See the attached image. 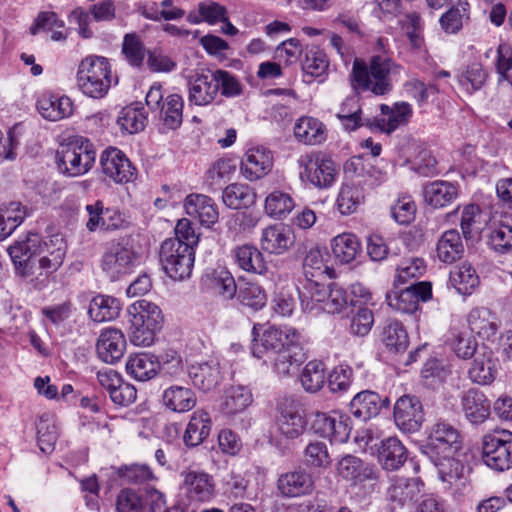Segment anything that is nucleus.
Returning <instances> with one entry per match:
<instances>
[{
  "mask_svg": "<svg viewBox=\"0 0 512 512\" xmlns=\"http://www.w3.org/2000/svg\"><path fill=\"white\" fill-rule=\"evenodd\" d=\"M469 3L467 0H458L446 13L440 18L441 28L450 34H455L463 26L464 19L468 18Z\"/></svg>",
  "mask_w": 512,
  "mask_h": 512,
  "instance_id": "53",
  "label": "nucleus"
},
{
  "mask_svg": "<svg viewBox=\"0 0 512 512\" xmlns=\"http://www.w3.org/2000/svg\"><path fill=\"white\" fill-rule=\"evenodd\" d=\"M302 253L305 254L303 270L307 278L322 275L327 271L328 267L324 264L323 254L319 247L312 245L308 248L304 246Z\"/></svg>",
  "mask_w": 512,
  "mask_h": 512,
  "instance_id": "61",
  "label": "nucleus"
},
{
  "mask_svg": "<svg viewBox=\"0 0 512 512\" xmlns=\"http://www.w3.org/2000/svg\"><path fill=\"white\" fill-rule=\"evenodd\" d=\"M325 365L319 360L309 361L300 377L302 387L309 393L318 392L325 383Z\"/></svg>",
  "mask_w": 512,
  "mask_h": 512,
  "instance_id": "52",
  "label": "nucleus"
},
{
  "mask_svg": "<svg viewBox=\"0 0 512 512\" xmlns=\"http://www.w3.org/2000/svg\"><path fill=\"white\" fill-rule=\"evenodd\" d=\"M122 52L130 65L135 67L142 65L145 49L140 37L136 33H128L124 36Z\"/></svg>",
  "mask_w": 512,
  "mask_h": 512,
  "instance_id": "62",
  "label": "nucleus"
},
{
  "mask_svg": "<svg viewBox=\"0 0 512 512\" xmlns=\"http://www.w3.org/2000/svg\"><path fill=\"white\" fill-rule=\"evenodd\" d=\"M363 200V192L358 186L343 184L337 197V208L342 215H350Z\"/></svg>",
  "mask_w": 512,
  "mask_h": 512,
  "instance_id": "57",
  "label": "nucleus"
},
{
  "mask_svg": "<svg viewBox=\"0 0 512 512\" xmlns=\"http://www.w3.org/2000/svg\"><path fill=\"white\" fill-rule=\"evenodd\" d=\"M482 460L486 466L497 472L512 468V432L494 431L482 438Z\"/></svg>",
  "mask_w": 512,
  "mask_h": 512,
  "instance_id": "9",
  "label": "nucleus"
},
{
  "mask_svg": "<svg viewBox=\"0 0 512 512\" xmlns=\"http://www.w3.org/2000/svg\"><path fill=\"white\" fill-rule=\"evenodd\" d=\"M297 164L299 176L317 188H328L336 179L337 171L334 161L322 154H302Z\"/></svg>",
  "mask_w": 512,
  "mask_h": 512,
  "instance_id": "10",
  "label": "nucleus"
},
{
  "mask_svg": "<svg viewBox=\"0 0 512 512\" xmlns=\"http://www.w3.org/2000/svg\"><path fill=\"white\" fill-rule=\"evenodd\" d=\"M276 427L288 439L298 438L305 430L306 422L300 413L299 403L291 397H284L277 404Z\"/></svg>",
  "mask_w": 512,
  "mask_h": 512,
  "instance_id": "14",
  "label": "nucleus"
},
{
  "mask_svg": "<svg viewBox=\"0 0 512 512\" xmlns=\"http://www.w3.org/2000/svg\"><path fill=\"white\" fill-rule=\"evenodd\" d=\"M189 102L198 106L208 105L218 95V82L215 71H202L191 76L188 81Z\"/></svg>",
  "mask_w": 512,
  "mask_h": 512,
  "instance_id": "20",
  "label": "nucleus"
},
{
  "mask_svg": "<svg viewBox=\"0 0 512 512\" xmlns=\"http://www.w3.org/2000/svg\"><path fill=\"white\" fill-rule=\"evenodd\" d=\"M64 21L59 19L58 15L52 11L40 12L30 27V33L36 35L40 30L51 31V39L53 41H64L66 34L62 30L54 28H64Z\"/></svg>",
  "mask_w": 512,
  "mask_h": 512,
  "instance_id": "51",
  "label": "nucleus"
},
{
  "mask_svg": "<svg viewBox=\"0 0 512 512\" xmlns=\"http://www.w3.org/2000/svg\"><path fill=\"white\" fill-rule=\"evenodd\" d=\"M394 420L401 431L418 432L424 422V411L419 398L411 395L400 397L394 405Z\"/></svg>",
  "mask_w": 512,
  "mask_h": 512,
  "instance_id": "16",
  "label": "nucleus"
},
{
  "mask_svg": "<svg viewBox=\"0 0 512 512\" xmlns=\"http://www.w3.org/2000/svg\"><path fill=\"white\" fill-rule=\"evenodd\" d=\"M278 489L287 497L310 494L314 489L313 477L304 469L284 473L278 479Z\"/></svg>",
  "mask_w": 512,
  "mask_h": 512,
  "instance_id": "27",
  "label": "nucleus"
},
{
  "mask_svg": "<svg viewBox=\"0 0 512 512\" xmlns=\"http://www.w3.org/2000/svg\"><path fill=\"white\" fill-rule=\"evenodd\" d=\"M211 427L212 421L206 411L199 409L193 412L183 436L186 446L200 445L209 436Z\"/></svg>",
  "mask_w": 512,
  "mask_h": 512,
  "instance_id": "36",
  "label": "nucleus"
},
{
  "mask_svg": "<svg viewBox=\"0 0 512 512\" xmlns=\"http://www.w3.org/2000/svg\"><path fill=\"white\" fill-rule=\"evenodd\" d=\"M468 324L471 332L485 338L495 335L498 329L495 315L485 307L472 309L468 315Z\"/></svg>",
  "mask_w": 512,
  "mask_h": 512,
  "instance_id": "44",
  "label": "nucleus"
},
{
  "mask_svg": "<svg viewBox=\"0 0 512 512\" xmlns=\"http://www.w3.org/2000/svg\"><path fill=\"white\" fill-rule=\"evenodd\" d=\"M389 405L388 397H382L374 391H362L354 396L350 402L351 414L361 420L367 421L377 416L382 408Z\"/></svg>",
  "mask_w": 512,
  "mask_h": 512,
  "instance_id": "23",
  "label": "nucleus"
},
{
  "mask_svg": "<svg viewBox=\"0 0 512 512\" xmlns=\"http://www.w3.org/2000/svg\"><path fill=\"white\" fill-rule=\"evenodd\" d=\"M461 444L459 430L449 422L439 420L430 429L424 452L428 457L437 458L439 453H457Z\"/></svg>",
  "mask_w": 512,
  "mask_h": 512,
  "instance_id": "12",
  "label": "nucleus"
},
{
  "mask_svg": "<svg viewBox=\"0 0 512 512\" xmlns=\"http://www.w3.org/2000/svg\"><path fill=\"white\" fill-rule=\"evenodd\" d=\"M232 255L238 267L246 272L266 275L269 270L262 252L253 245L237 246Z\"/></svg>",
  "mask_w": 512,
  "mask_h": 512,
  "instance_id": "30",
  "label": "nucleus"
},
{
  "mask_svg": "<svg viewBox=\"0 0 512 512\" xmlns=\"http://www.w3.org/2000/svg\"><path fill=\"white\" fill-rule=\"evenodd\" d=\"M295 207L294 200L288 193L279 190L271 192L265 199V211L274 218L286 217Z\"/></svg>",
  "mask_w": 512,
  "mask_h": 512,
  "instance_id": "55",
  "label": "nucleus"
},
{
  "mask_svg": "<svg viewBox=\"0 0 512 512\" xmlns=\"http://www.w3.org/2000/svg\"><path fill=\"white\" fill-rule=\"evenodd\" d=\"M344 170L346 174L351 176L364 178L363 183L370 187L379 185L383 179L384 174L374 168L369 160L361 156L352 157L345 163Z\"/></svg>",
  "mask_w": 512,
  "mask_h": 512,
  "instance_id": "40",
  "label": "nucleus"
},
{
  "mask_svg": "<svg viewBox=\"0 0 512 512\" xmlns=\"http://www.w3.org/2000/svg\"><path fill=\"white\" fill-rule=\"evenodd\" d=\"M389 73L390 60L386 57L373 56L369 66L355 59L351 73V86L356 93L371 91L375 95H384L392 88Z\"/></svg>",
  "mask_w": 512,
  "mask_h": 512,
  "instance_id": "3",
  "label": "nucleus"
},
{
  "mask_svg": "<svg viewBox=\"0 0 512 512\" xmlns=\"http://www.w3.org/2000/svg\"><path fill=\"white\" fill-rule=\"evenodd\" d=\"M349 422V417L344 414L317 412L311 428L315 434L328 438L331 442L344 443L351 432Z\"/></svg>",
  "mask_w": 512,
  "mask_h": 512,
  "instance_id": "15",
  "label": "nucleus"
},
{
  "mask_svg": "<svg viewBox=\"0 0 512 512\" xmlns=\"http://www.w3.org/2000/svg\"><path fill=\"white\" fill-rule=\"evenodd\" d=\"M130 340L137 346H150L156 332L162 327L163 316L160 308L145 299L138 300L128 307Z\"/></svg>",
  "mask_w": 512,
  "mask_h": 512,
  "instance_id": "4",
  "label": "nucleus"
},
{
  "mask_svg": "<svg viewBox=\"0 0 512 512\" xmlns=\"http://www.w3.org/2000/svg\"><path fill=\"white\" fill-rule=\"evenodd\" d=\"M183 107V98L179 94H171L166 97L159 111L160 118L168 129H177L182 124Z\"/></svg>",
  "mask_w": 512,
  "mask_h": 512,
  "instance_id": "49",
  "label": "nucleus"
},
{
  "mask_svg": "<svg viewBox=\"0 0 512 512\" xmlns=\"http://www.w3.org/2000/svg\"><path fill=\"white\" fill-rule=\"evenodd\" d=\"M382 341L390 352H404L409 344L408 334L402 323L389 320L382 331Z\"/></svg>",
  "mask_w": 512,
  "mask_h": 512,
  "instance_id": "47",
  "label": "nucleus"
},
{
  "mask_svg": "<svg viewBox=\"0 0 512 512\" xmlns=\"http://www.w3.org/2000/svg\"><path fill=\"white\" fill-rule=\"evenodd\" d=\"M159 261L170 278L184 280L192 273L195 251L189 244H182L177 239H166L160 247Z\"/></svg>",
  "mask_w": 512,
  "mask_h": 512,
  "instance_id": "7",
  "label": "nucleus"
},
{
  "mask_svg": "<svg viewBox=\"0 0 512 512\" xmlns=\"http://www.w3.org/2000/svg\"><path fill=\"white\" fill-rule=\"evenodd\" d=\"M436 253L443 263H453L459 260L464 253V245L456 229L445 231L437 241Z\"/></svg>",
  "mask_w": 512,
  "mask_h": 512,
  "instance_id": "38",
  "label": "nucleus"
},
{
  "mask_svg": "<svg viewBox=\"0 0 512 512\" xmlns=\"http://www.w3.org/2000/svg\"><path fill=\"white\" fill-rule=\"evenodd\" d=\"M183 487L193 501L204 502L213 495L212 477L204 472L187 471L183 472Z\"/></svg>",
  "mask_w": 512,
  "mask_h": 512,
  "instance_id": "31",
  "label": "nucleus"
},
{
  "mask_svg": "<svg viewBox=\"0 0 512 512\" xmlns=\"http://www.w3.org/2000/svg\"><path fill=\"white\" fill-rule=\"evenodd\" d=\"M59 170L68 176L76 177L87 173L95 163L96 151L88 139H80L62 146L57 153Z\"/></svg>",
  "mask_w": 512,
  "mask_h": 512,
  "instance_id": "8",
  "label": "nucleus"
},
{
  "mask_svg": "<svg viewBox=\"0 0 512 512\" xmlns=\"http://www.w3.org/2000/svg\"><path fill=\"white\" fill-rule=\"evenodd\" d=\"M188 374L193 385L204 392L216 388L223 379L220 362L216 358L191 363Z\"/></svg>",
  "mask_w": 512,
  "mask_h": 512,
  "instance_id": "19",
  "label": "nucleus"
},
{
  "mask_svg": "<svg viewBox=\"0 0 512 512\" xmlns=\"http://www.w3.org/2000/svg\"><path fill=\"white\" fill-rule=\"evenodd\" d=\"M479 282L476 270L469 263H462L450 272V283L460 294H471Z\"/></svg>",
  "mask_w": 512,
  "mask_h": 512,
  "instance_id": "46",
  "label": "nucleus"
},
{
  "mask_svg": "<svg viewBox=\"0 0 512 512\" xmlns=\"http://www.w3.org/2000/svg\"><path fill=\"white\" fill-rule=\"evenodd\" d=\"M102 172L116 183H127L135 178L136 169L119 149L110 147L100 156Z\"/></svg>",
  "mask_w": 512,
  "mask_h": 512,
  "instance_id": "17",
  "label": "nucleus"
},
{
  "mask_svg": "<svg viewBox=\"0 0 512 512\" xmlns=\"http://www.w3.org/2000/svg\"><path fill=\"white\" fill-rule=\"evenodd\" d=\"M351 313V333L356 336H366L374 324V315L372 310L366 306H359L356 310H352Z\"/></svg>",
  "mask_w": 512,
  "mask_h": 512,
  "instance_id": "63",
  "label": "nucleus"
},
{
  "mask_svg": "<svg viewBox=\"0 0 512 512\" xmlns=\"http://www.w3.org/2000/svg\"><path fill=\"white\" fill-rule=\"evenodd\" d=\"M252 355L270 361L273 371L279 377L295 374L306 360V354L300 343V333L294 328L280 330L271 327L263 332L259 339H254L251 346Z\"/></svg>",
  "mask_w": 512,
  "mask_h": 512,
  "instance_id": "2",
  "label": "nucleus"
},
{
  "mask_svg": "<svg viewBox=\"0 0 512 512\" xmlns=\"http://www.w3.org/2000/svg\"><path fill=\"white\" fill-rule=\"evenodd\" d=\"M222 199L227 207L241 209L254 204L256 194L253 189L246 184L233 183L224 189Z\"/></svg>",
  "mask_w": 512,
  "mask_h": 512,
  "instance_id": "45",
  "label": "nucleus"
},
{
  "mask_svg": "<svg viewBox=\"0 0 512 512\" xmlns=\"http://www.w3.org/2000/svg\"><path fill=\"white\" fill-rule=\"evenodd\" d=\"M238 301L254 311L261 310L267 302V295L264 289L256 283H245L238 290Z\"/></svg>",
  "mask_w": 512,
  "mask_h": 512,
  "instance_id": "58",
  "label": "nucleus"
},
{
  "mask_svg": "<svg viewBox=\"0 0 512 512\" xmlns=\"http://www.w3.org/2000/svg\"><path fill=\"white\" fill-rule=\"evenodd\" d=\"M37 109L43 118L58 121L72 115L73 103L67 96L42 95L37 101Z\"/></svg>",
  "mask_w": 512,
  "mask_h": 512,
  "instance_id": "33",
  "label": "nucleus"
},
{
  "mask_svg": "<svg viewBox=\"0 0 512 512\" xmlns=\"http://www.w3.org/2000/svg\"><path fill=\"white\" fill-rule=\"evenodd\" d=\"M273 166V157L270 151L265 149L250 150L241 164V172L243 176L255 181L264 177Z\"/></svg>",
  "mask_w": 512,
  "mask_h": 512,
  "instance_id": "29",
  "label": "nucleus"
},
{
  "mask_svg": "<svg viewBox=\"0 0 512 512\" xmlns=\"http://www.w3.org/2000/svg\"><path fill=\"white\" fill-rule=\"evenodd\" d=\"M294 242L293 231L283 224L271 225L263 229L260 238L261 249L273 255L284 254Z\"/></svg>",
  "mask_w": 512,
  "mask_h": 512,
  "instance_id": "21",
  "label": "nucleus"
},
{
  "mask_svg": "<svg viewBox=\"0 0 512 512\" xmlns=\"http://www.w3.org/2000/svg\"><path fill=\"white\" fill-rule=\"evenodd\" d=\"M120 302L111 296L97 295L89 305L88 314L95 322L111 321L118 317Z\"/></svg>",
  "mask_w": 512,
  "mask_h": 512,
  "instance_id": "41",
  "label": "nucleus"
},
{
  "mask_svg": "<svg viewBox=\"0 0 512 512\" xmlns=\"http://www.w3.org/2000/svg\"><path fill=\"white\" fill-rule=\"evenodd\" d=\"M184 208L187 215L198 219L202 225L207 227H210L218 221V208L215 202L206 195H188L185 199Z\"/></svg>",
  "mask_w": 512,
  "mask_h": 512,
  "instance_id": "26",
  "label": "nucleus"
},
{
  "mask_svg": "<svg viewBox=\"0 0 512 512\" xmlns=\"http://www.w3.org/2000/svg\"><path fill=\"white\" fill-rule=\"evenodd\" d=\"M361 251V245L356 235L343 233L332 240V252L336 259L342 263H350L355 260Z\"/></svg>",
  "mask_w": 512,
  "mask_h": 512,
  "instance_id": "48",
  "label": "nucleus"
},
{
  "mask_svg": "<svg viewBox=\"0 0 512 512\" xmlns=\"http://www.w3.org/2000/svg\"><path fill=\"white\" fill-rule=\"evenodd\" d=\"M126 340L123 333L116 328L104 329L97 341L99 358L108 363L118 362L124 355Z\"/></svg>",
  "mask_w": 512,
  "mask_h": 512,
  "instance_id": "24",
  "label": "nucleus"
},
{
  "mask_svg": "<svg viewBox=\"0 0 512 512\" xmlns=\"http://www.w3.org/2000/svg\"><path fill=\"white\" fill-rule=\"evenodd\" d=\"M76 79L84 95L94 99L104 97L113 80L109 61L101 56L86 57L78 66Z\"/></svg>",
  "mask_w": 512,
  "mask_h": 512,
  "instance_id": "5",
  "label": "nucleus"
},
{
  "mask_svg": "<svg viewBox=\"0 0 512 512\" xmlns=\"http://www.w3.org/2000/svg\"><path fill=\"white\" fill-rule=\"evenodd\" d=\"M500 368L499 359L492 349L484 344L480 345L477 355L468 370L472 382L480 385H489L497 377Z\"/></svg>",
  "mask_w": 512,
  "mask_h": 512,
  "instance_id": "18",
  "label": "nucleus"
},
{
  "mask_svg": "<svg viewBox=\"0 0 512 512\" xmlns=\"http://www.w3.org/2000/svg\"><path fill=\"white\" fill-rule=\"evenodd\" d=\"M138 254L129 236L107 243L101 258V269L111 281L130 274L136 266Z\"/></svg>",
  "mask_w": 512,
  "mask_h": 512,
  "instance_id": "6",
  "label": "nucleus"
},
{
  "mask_svg": "<svg viewBox=\"0 0 512 512\" xmlns=\"http://www.w3.org/2000/svg\"><path fill=\"white\" fill-rule=\"evenodd\" d=\"M181 363V358L177 355H172L170 360L160 364L154 355L139 353L129 357L126 370L136 380L147 381L153 378L159 369L165 373L176 375L181 369Z\"/></svg>",
  "mask_w": 512,
  "mask_h": 512,
  "instance_id": "11",
  "label": "nucleus"
},
{
  "mask_svg": "<svg viewBox=\"0 0 512 512\" xmlns=\"http://www.w3.org/2000/svg\"><path fill=\"white\" fill-rule=\"evenodd\" d=\"M16 272L22 277L50 274L63 263L66 243L59 234L42 242L37 233H28L8 248Z\"/></svg>",
  "mask_w": 512,
  "mask_h": 512,
  "instance_id": "1",
  "label": "nucleus"
},
{
  "mask_svg": "<svg viewBox=\"0 0 512 512\" xmlns=\"http://www.w3.org/2000/svg\"><path fill=\"white\" fill-rule=\"evenodd\" d=\"M423 483L416 478H397L389 486L387 497L389 501L402 507L412 503L421 494Z\"/></svg>",
  "mask_w": 512,
  "mask_h": 512,
  "instance_id": "32",
  "label": "nucleus"
},
{
  "mask_svg": "<svg viewBox=\"0 0 512 512\" xmlns=\"http://www.w3.org/2000/svg\"><path fill=\"white\" fill-rule=\"evenodd\" d=\"M425 201L434 208L450 205L458 196V187L450 182L437 180L424 186Z\"/></svg>",
  "mask_w": 512,
  "mask_h": 512,
  "instance_id": "35",
  "label": "nucleus"
},
{
  "mask_svg": "<svg viewBox=\"0 0 512 512\" xmlns=\"http://www.w3.org/2000/svg\"><path fill=\"white\" fill-rule=\"evenodd\" d=\"M328 68L326 54L318 49H311L306 52L302 62L303 71L312 77L323 75Z\"/></svg>",
  "mask_w": 512,
  "mask_h": 512,
  "instance_id": "64",
  "label": "nucleus"
},
{
  "mask_svg": "<svg viewBox=\"0 0 512 512\" xmlns=\"http://www.w3.org/2000/svg\"><path fill=\"white\" fill-rule=\"evenodd\" d=\"M461 407L466 419L472 424H482L490 416V402L485 394L475 388L463 392Z\"/></svg>",
  "mask_w": 512,
  "mask_h": 512,
  "instance_id": "25",
  "label": "nucleus"
},
{
  "mask_svg": "<svg viewBox=\"0 0 512 512\" xmlns=\"http://www.w3.org/2000/svg\"><path fill=\"white\" fill-rule=\"evenodd\" d=\"M295 137L304 144L316 145L322 143L325 138L324 125L313 117H302L294 127Z\"/></svg>",
  "mask_w": 512,
  "mask_h": 512,
  "instance_id": "42",
  "label": "nucleus"
},
{
  "mask_svg": "<svg viewBox=\"0 0 512 512\" xmlns=\"http://www.w3.org/2000/svg\"><path fill=\"white\" fill-rule=\"evenodd\" d=\"M147 117L142 109L125 107L121 110L117 123L121 129L130 133H138L145 128Z\"/></svg>",
  "mask_w": 512,
  "mask_h": 512,
  "instance_id": "59",
  "label": "nucleus"
},
{
  "mask_svg": "<svg viewBox=\"0 0 512 512\" xmlns=\"http://www.w3.org/2000/svg\"><path fill=\"white\" fill-rule=\"evenodd\" d=\"M252 403L251 392L243 386L227 388L220 405L221 412L228 417L242 413Z\"/></svg>",
  "mask_w": 512,
  "mask_h": 512,
  "instance_id": "39",
  "label": "nucleus"
},
{
  "mask_svg": "<svg viewBox=\"0 0 512 512\" xmlns=\"http://www.w3.org/2000/svg\"><path fill=\"white\" fill-rule=\"evenodd\" d=\"M485 225L482 212L478 205L470 204L464 207L461 216L460 227L466 239H472L479 234Z\"/></svg>",
  "mask_w": 512,
  "mask_h": 512,
  "instance_id": "56",
  "label": "nucleus"
},
{
  "mask_svg": "<svg viewBox=\"0 0 512 512\" xmlns=\"http://www.w3.org/2000/svg\"><path fill=\"white\" fill-rule=\"evenodd\" d=\"M432 297L429 282H416L399 291L393 290L386 294V302L392 309L412 314L418 309L419 301H427Z\"/></svg>",
  "mask_w": 512,
  "mask_h": 512,
  "instance_id": "13",
  "label": "nucleus"
},
{
  "mask_svg": "<svg viewBox=\"0 0 512 512\" xmlns=\"http://www.w3.org/2000/svg\"><path fill=\"white\" fill-rule=\"evenodd\" d=\"M377 458L383 469L396 471L406 462L408 452L398 438L388 437L380 442Z\"/></svg>",
  "mask_w": 512,
  "mask_h": 512,
  "instance_id": "28",
  "label": "nucleus"
},
{
  "mask_svg": "<svg viewBox=\"0 0 512 512\" xmlns=\"http://www.w3.org/2000/svg\"><path fill=\"white\" fill-rule=\"evenodd\" d=\"M337 471L347 480L363 481L373 478V469L352 455H346L338 462Z\"/></svg>",
  "mask_w": 512,
  "mask_h": 512,
  "instance_id": "50",
  "label": "nucleus"
},
{
  "mask_svg": "<svg viewBox=\"0 0 512 512\" xmlns=\"http://www.w3.org/2000/svg\"><path fill=\"white\" fill-rule=\"evenodd\" d=\"M380 110L383 117L376 119V126L386 133L405 125L412 116V108L406 102L396 103L393 107L382 104Z\"/></svg>",
  "mask_w": 512,
  "mask_h": 512,
  "instance_id": "34",
  "label": "nucleus"
},
{
  "mask_svg": "<svg viewBox=\"0 0 512 512\" xmlns=\"http://www.w3.org/2000/svg\"><path fill=\"white\" fill-rule=\"evenodd\" d=\"M202 286L219 295L224 300H230L236 296L237 285L231 272L225 267L208 269L201 277Z\"/></svg>",
  "mask_w": 512,
  "mask_h": 512,
  "instance_id": "22",
  "label": "nucleus"
},
{
  "mask_svg": "<svg viewBox=\"0 0 512 512\" xmlns=\"http://www.w3.org/2000/svg\"><path fill=\"white\" fill-rule=\"evenodd\" d=\"M304 462L313 468H326L331 464L328 447L324 442H310L303 452Z\"/></svg>",
  "mask_w": 512,
  "mask_h": 512,
  "instance_id": "60",
  "label": "nucleus"
},
{
  "mask_svg": "<svg viewBox=\"0 0 512 512\" xmlns=\"http://www.w3.org/2000/svg\"><path fill=\"white\" fill-rule=\"evenodd\" d=\"M162 401L164 406L171 411L184 413L195 407L197 398L190 388L173 385L164 390Z\"/></svg>",
  "mask_w": 512,
  "mask_h": 512,
  "instance_id": "37",
  "label": "nucleus"
},
{
  "mask_svg": "<svg viewBox=\"0 0 512 512\" xmlns=\"http://www.w3.org/2000/svg\"><path fill=\"white\" fill-rule=\"evenodd\" d=\"M456 453H439L437 458L428 457L438 469L441 481L453 484L459 480L464 471L463 464L455 458Z\"/></svg>",
  "mask_w": 512,
  "mask_h": 512,
  "instance_id": "43",
  "label": "nucleus"
},
{
  "mask_svg": "<svg viewBox=\"0 0 512 512\" xmlns=\"http://www.w3.org/2000/svg\"><path fill=\"white\" fill-rule=\"evenodd\" d=\"M37 441L40 450L43 453H51L55 448L58 438L57 427L55 421L48 414H44L39 418L37 423Z\"/></svg>",
  "mask_w": 512,
  "mask_h": 512,
  "instance_id": "54",
  "label": "nucleus"
}]
</instances>
